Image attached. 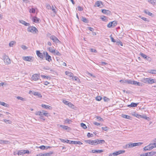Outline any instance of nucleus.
<instances>
[{
	"instance_id": "f257e3e1",
	"label": "nucleus",
	"mask_w": 156,
	"mask_h": 156,
	"mask_svg": "<svg viewBox=\"0 0 156 156\" xmlns=\"http://www.w3.org/2000/svg\"><path fill=\"white\" fill-rule=\"evenodd\" d=\"M28 32H31L34 34H37L38 32V30L36 27L30 26L27 29Z\"/></svg>"
},
{
	"instance_id": "f03ea898",
	"label": "nucleus",
	"mask_w": 156,
	"mask_h": 156,
	"mask_svg": "<svg viewBox=\"0 0 156 156\" xmlns=\"http://www.w3.org/2000/svg\"><path fill=\"white\" fill-rule=\"evenodd\" d=\"M143 81L144 83H146L152 84L154 83H156V80L150 78L144 79Z\"/></svg>"
},
{
	"instance_id": "7ed1b4c3",
	"label": "nucleus",
	"mask_w": 156,
	"mask_h": 156,
	"mask_svg": "<svg viewBox=\"0 0 156 156\" xmlns=\"http://www.w3.org/2000/svg\"><path fill=\"white\" fill-rule=\"evenodd\" d=\"M35 114L37 115H39L40 116H42L44 115L45 116L48 117L50 116L48 113L46 112V111L44 110L42 111V112H36L35 113Z\"/></svg>"
},
{
	"instance_id": "20e7f679",
	"label": "nucleus",
	"mask_w": 156,
	"mask_h": 156,
	"mask_svg": "<svg viewBox=\"0 0 156 156\" xmlns=\"http://www.w3.org/2000/svg\"><path fill=\"white\" fill-rule=\"evenodd\" d=\"M125 152L124 150H119L113 153H110L109 154L108 156H117V155Z\"/></svg>"
},
{
	"instance_id": "39448f33",
	"label": "nucleus",
	"mask_w": 156,
	"mask_h": 156,
	"mask_svg": "<svg viewBox=\"0 0 156 156\" xmlns=\"http://www.w3.org/2000/svg\"><path fill=\"white\" fill-rule=\"evenodd\" d=\"M3 58L4 62L5 64L8 65L11 63V61L10 58L7 55H5L3 56Z\"/></svg>"
},
{
	"instance_id": "423d86ee",
	"label": "nucleus",
	"mask_w": 156,
	"mask_h": 156,
	"mask_svg": "<svg viewBox=\"0 0 156 156\" xmlns=\"http://www.w3.org/2000/svg\"><path fill=\"white\" fill-rule=\"evenodd\" d=\"M117 24V22L116 21H114L110 22L108 25L107 27L108 28H113L115 27Z\"/></svg>"
},
{
	"instance_id": "0eeeda50",
	"label": "nucleus",
	"mask_w": 156,
	"mask_h": 156,
	"mask_svg": "<svg viewBox=\"0 0 156 156\" xmlns=\"http://www.w3.org/2000/svg\"><path fill=\"white\" fill-rule=\"evenodd\" d=\"M40 77V74L36 73L32 75L31 79L34 81H36L39 79Z\"/></svg>"
},
{
	"instance_id": "6e6552de",
	"label": "nucleus",
	"mask_w": 156,
	"mask_h": 156,
	"mask_svg": "<svg viewBox=\"0 0 156 156\" xmlns=\"http://www.w3.org/2000/svg\"><path fill=\"white\" fill-rule=\"evenodd\" d=\"M49 37L55 43H57L60 42L58 38L55 36L52 35L50 36Z\"/></svg>"
},
{
	"instance_id": "1a4fd4ad",
	"label": "nucleus",
	"mask_w": 156,
	"mask_h": 156,
	"mask_svg": "<svg viewBox=\"0 0 156 156\" xmlns=\"http://www.w3.org/2000/svg\"><path fill=\"white\" fill-rule=\"evenodd\" d=\"M155 140V139H154L152 141V143L149 144V146L151 148V150L156 147V141Z\"/></svg>"
},
{
	"instance_id": "9d476101",
	"label": "nucleus",
	"mask_w": 156,
	"mask_h": 156,
	"mask_svg": "<svg viewBox=\"0 0 156 156\" xmlns=\"http://www.w3.org/2000/svg\"><path fill=\"white\" fill-rule=\"evenodd\" d=\"M29 151L28 150H20L19 151H18V152L17 153V154L19 155H23L24 154H29Z\"/></svg>"
},
{
	"instance_id": "9b49d317",
	"label": "nucleus",
	"mask_w": 156,
	"mask_h": 156,
	"mask_svg": "<svg viewBox=\"0 0 156 156\" xmlns=\"http://www.w3.org/2000/svg\"><path fill=\"white\" fill-rule=\"evenodd\" d=\"M44 54L46 60H48L49 62L52 60L51 57L49 55L48 53L47 52H44Z\"/></svg>"
},
{
	"instance_id": "f8f14e48",
	"label": "nucleus",
	"mask_w": 156,
	"mask_h": 156,
	"mask_svg": "<svg viewBox=\"0 0 156 156\" xmlns=\"http://www.w3.org/2000/svg\"><path fill=\"white\" fill-rule=\"evenodd\" d=\"M84 141L87 143L89 144H90L95 145H96V140H85Z\"/></svg>"
},
{
	"instance_id": "ddd939ff",
	"label": "nucleus",
	"mask_w": 156,
	"mask_h": 156,
	"mask_svg": "<svg viewBox=\"0 0 156 156\" xmlns=\"http://www.w3.org/2000/svg\"><path fill=\"white\" fill-rule=\"evenodd\" d=\"M33 57L32 56H24L23 57V59L24 60L31 62L32 60H33Z\"/></svg>"
},
{
	"instance_id": "4468645a",
	"label": "nucleus",
	"mask_w": 156,
	"mask_h": 156,
	"mask_svg": "<svg viewBox=\"0 0 156 156\" xmlns=\"http://www.w3.org/2000/svg\"><path fill=\"white\" fill-rule=\"evenodd\" d=\"M31 19L33 22L37 23H39V21L40 20L39 18L36 17V16L33 17Z\"/></svg>"
},
{
	"instance_id": "2eb2a0df",
	"label": "nucleus",
	"mask_w": 156,
	"mask_h": 156,
	"mask_svg": "<svg viewBox=\"0 0 156 156\" xmlns=\"http://www.w3.org/2000/svg\"><path fill=\"white\" fill-rule=\"evenodd\" d=\"M95 4L97 7L100 8H102L103 6L102 2L100 1H97Z\"/></svg>"
},
{
	"instance_id": "dca6fc26",
	"label": "nucleus",
	"mask_w": 156,
	"mask_h": 156,
	"mask_svg": "<svg viewBox=\"0 0 156 156\" xmlns=\"http://www.w3.org/2000/svg\"><path fill=\"white\" fill-rule=\"evenodd\" d=\"M19 22L26 26H29L30 25V24L29 23H27L25 21L22 20H19Z\"/></svg>"
},
{
	"instance_id": "f3484780",
	"label": "nucleus",
	"mask_w": 156,
	"mask_h": 156,
	"mask_svg": "<svg viewBox=\"0 0 156 156\" xmlns=\"http://www.w3.org/2000/svg\"><path fill=\"white\" fill-rule=\"evenodd\" d=\"M63 103L66 105H67L69 107H72L73 105L70 102L66 101V100H63Z\"/></svg>"
},
{
	"instance_id": "a211bd4d",
	"label": "nucleus",
	"mask_w": 156,
	"mask_h": 156,
	"mask_svg": "<svg viewBox=\"0 0 156 156\" xmlns=\"http://www.w3.org/2000/svg\"><path fill=\"white\" fill-rule=\"evenodd\" d=\"M96 142V145L100 144H104L105 143V141L104 140H95Z\"/></svg>"
},
{
	"instance_id": "6ab92c4d",
	"label": "nucleus",
	"mask_w": 156,
	"mask_h": 156,
	"mask_svg": "<svg viewBox=\"0 0 156 156\" xmlns=\"http://www.w3.org/2000/svg\"><path fill=\"white\" fill-rule=\"evenodd\" d=\"M36 54L37 55L41 58H43L44 57V52L43 53H41L39 51H36Z\"/></svg>"
},
{
	"instance_id": "aec40b11",
	"label": "nucleus",
	"mask_w": 156,
	"mask_h": 156,
	"mask_svg": "<svg viewBox=\"0 0 156 156\" xmlns=\"http://www.w3.org/2000/svg\"><path fill=\"white\" fill-rule=\"evenodd\" d=\"M132 144V147H133L136 146H139L142 145L143 143L142 142H138L135 143H131Z\"/></svg>"
},
{
	"instance_id": "412c9836",
	"label": "nucleus",
	"mask_w": 156,
	"mask_h": 156,
	"mask_svg": "<svg viewBox=\"0 0 156 156\" xmlns=\"http://www.w3.org/2000/svg\"><path fill=\"white\" fill-rule=\"evenodd\" d=\"M138 104V103H134L132 102L130 105H128L127 107L130 108L136 107Z\"/></svg>"
},
{
	"instance_id": "4be33fe9",
	"label": "nucleus",
	"mask_w": 156,
	"mask_h": 156,
	"mask_svg": "<svg viewBox=\"0 0 156 156\" xmlns=\"http://www.w3.org/2000/svg\"><path fill=\"white\" fill-rule=\"evenodd\" d=\"M102 12L105 14L109 15H110L111 13L110 11L106 9H102Z\"/></svg>"
},
{
	"instance_id": "5701e85b",
	"label": "nucleus",
	"mask_w": 156,
	"mask_h": 156,
	"mask_svg": "<svg viewBox=\"0 0 156 156\" xmlns=\"http://www.w3.org/2000/svg\"><path fill=\"white\" fill-rule=\"evenodd\" d=\"M70 143H72L71 144H78L79 145H81L83 144V143L80 141H71Z\"/></svg>"
},
{
	"instance_id": "b1692460",
	"label": "nucleus",
	"mask_w": 156,
	"mask_h": 156,
	"mask_svg": "<svg viewBox=\"0 0 156 156\" xmlns=\"http://www.w3.org/2000/svg\"><path fill=\"white\" fill-rule=\"evenodd\" d=\"M103 152V150H92L91 152L92 153H101Z\"/></svg>"
},
{
	"instance_id": "393cba45",
	"label": "nucleus",
	"mask_w": 156,
	"mask_h": 156,
	"mask_svg": "<svg viewBox=\"0 0 156 156\" xmlns=\"http://www.w3.org/2000/svg\"><path fill=\"white\" fill-rule=\"evenodd\" d=\"M10 143V142L9 141L0 140V144H9Z\"/></svg>"
},
{
	"instance_id": "a878e982",
	"label": "nucleus",
	"mask_w": 156,
	"mask_h": 156,
	"mask_svg": "<svg viewBox=\"0 0 156 156\" xmlns=\"http://www.w3.org/2000/svg\"><path fill=\"white\" fill-rule=\"evenodd\" d=\"M41 106L42 107L46 108V109H51L52 108L49 105H45L44 104H42L41 105Z\"/></svg>"
},
{
	"instance_id": "bb28decb",
	"label": "nucleus",
	"mask_w": 156,
	"mask_h": 156,
	"mask_svg": "<svg viewBox=\"0 0 156 156\" xmlns=\"http://www.w3.org/2000/svg\"><path fill=\"white\" fill-rule=\"evenodd\" d=\"M132 144L131 143L126 144L125 146H123V148L125 149L131 148Z\"/></svg>"
},
{
	"instance_id": "cd10ccee",
	"label": "nucleus",
	"mask_w": 156,
	"mask_h": 156,
	"mask_svg": "<svg viewBox=\"0 0 156 156\" xmlns=\"http://www.w3.org/2000/svg\"><path fill=\"white\" fill-rule=\"evenodd\" d=\"M33 94L35 96H37L38 97L41 98L42 97V95L41 94L37 92H34L33 93Z\"/></svg>"
},
{
	"instance_id": "c85d7f7f",
	"label": "nucleus",
	"mask_w": 156,
	"mask_h": 156,
	"mask_svg": "<svg viewBox=\"0 0 156 156\" xmlns=\"http://www.w3.org/2000/svg\"><path fill=\"white\" fill-rule=\"evenodd\" d=\"M65 73L66 75L70 77H73V74L70 72L66 71L65 72Z\"/></svg>"
},
{
	"instance_id": "c756f323",
	"label": "nucleus",
	"mask_w": 156,
	"mask_h": 156,
	"mask_svg": "<svg viewBox=\"0 0 156 156\" xmlns=\"http://www.w3.org/2000/svg\"><path fill=\"white\" fill-rule=\"evenodd\" d=\"M140 84H141V83L140 82H138L135 81L133 80L132 84L140 86Z\"/></svg>"
},
{
	"instance_id": "7c9ffc66",
	"label": "nucleus",
	"mask_w": 156,
	"mask_h": 156,
	"mask_svg": "<svg viewBox=\"0 0 156 156\" xmlns=\"http://www.w3.org/2000/svg\"><path fill=\"white\" fill-rule=\"evenodd\" d=\"M81 20L83 22L87 23L88 22V20L85 17L82 16Z\"/></svg>"
},
{
	"instance_id": "2f4dec72",
	"label": "nucleus",
	"mask_w": 156,
	"mask_h": 156,
	"mask_svg": "<svg viewBox=\"0 0 156 156\" xmlns=\"http://www.w3.org/2000/svg\"><path fill=\"white\" fill-rule=\"evenodd\" d=\"M56 7L55 6H53V5L51 7V9L53 11V12L55 13V14H56L57 11L56 9Z\"/></svg>"
},
{
	"instance_id": "473e14b6",
	"label": "nucleus",
	"mask_w": 156,
	"mask_h": 156,
	"mask_svg": "<svg viewBox=\"0 0 156 156\" xmlns=\"http://www.w3.org/2000/svg\"><path fill=\"white\" fill-rule=\"evenodd\" d=\"M144 12L145 13L148 15L149 16H152L153 15L152 13L149 12L147 10H145Z\"/></svg>"
},
{
	"instance_id": "72a5a7b5",
	"label": "nucleus",
	"mask_w": 156,
	"mask_h": 156,
	"mask_svg": "<svg viewBox=\"0 0 156 156\" xmlns=\"http://www.w3.org/2000/svg\"><path fill=\"white\" fill-rule=\"evenodd\" d=\"M144 150L145 151H150L151 150V148H150L149 145L147 146H146L144 147Z\"/></svg>"
},
{
	"instance_id": "f704fd0d",
	"label": "nucleus",
	"mask_w": 156,
	"mask_h": 156,
	"mask_svg": "<svg viewBox=\"0 0 156 156\" xmlns=\"http://www.w3.org/2000/svg\"><path fill=\"white\" fill-rule=\"evenodd\" d=\"M149 156H152L156 154V151H151L148 153Z\"/></svg>"
},
{
	"instance_id": "c9c22d12",
	"label": "nucleus",
	"mask_w": 156,
	"mask_h": 156,
	"mask_svg": "<svg viewBox=\"0 0 156 156\" xmlns=\"http://www.w3.org/2000/svg\"><path fill=\"white\" fill-rule=\"evenodd\" d=\"M72 79L73 80H74L75 81H76L77 82H80V79L76 76L72 77Z\"/></svg>"
},
{
	"instance_id": "e433bc0d",
	"label": "nucleus",
	"mask_w": 156,
	"mask_h": 156,
	"mask_svg": "<svg viewBox=\"0 0 156 156\" xmlns=\"http://www.w3.org/2000/svg\"><path fill=\"white\" fill-rule=\"evenodd\" d=\"M60 126L62 127L63 129L65 130H67L68 129H69V127L68 126H66L60 125Z\"/></svg>"
},
{
	"instance_id": "4c0bfd02",
	"label": "nucleus",
	"mask_w": 156,
	"mask_h": 156,
	"mask_svg": "<svg viewBox=\"0 0 156 156\" xmlns=\"http://www.w3.org/2000/svg\"><path fill=\"white\" fill-rule=\"evenodd\" d=\"M17 98L18 100H20L23 101H26V99L25 98H23L21 97L18 96L17 97Z\"/></svg>"
},
{
	"instance_id": "58836bf2",
	"label": "nucleus",
	"mask_w": 156,
	"mask_h": 156,
	"mask_svg": "<svg viewBox=\"0 0 156 156\" xmlns=\"http://www.w3.org/2000/svg\"><path fill=\"white\" fill-rule=\"evenodd\" d=\"M101 19L103 21L105 22L107 21L108 18L107 17L105 16H103L102 17H101Z\"/></svg>"
},
{
	"instance_id": "ea45409f",
	"label": "nucleus",
	"mask_w": 156,
	"mask_h": 156,
	"mask_svg": "<svg viewBox=\"0 0 156 156\" xmlns=\"http://www.w3.org/2000/svg\"><path fill=\"white\" fill-rule=\"evenodd\" d=\"M122 117L124 118H126L127 119H129L130 118V116L126 115H122Z\"/></svg>"
},
{
	"instance_id": "a19ab883",
	"label": "nucleus",
	"mask_w": 156,
	"mask_h": 156,
	"mask_svg": "<svg viewBox=\"0 0 156 156\" xmlns=\"http://www.w3.org/2000/svg\"><path fill=\"white\" fill-rule=\"evenodd\" d=\"M53 53H54V54L55 55L58 56H60L61 55V54L58 51H56L55 50V52H54Z\"/></svg>"
},
{
	"instance_id": "79ce46f5",
	"label": "nucleus",
	"mask_w": 156,
	"mask_h": 156,
	"mask_svg": "<svg viewBox=\"0 0 156 156\" xmlns=\"http://www.w3.org/2000/svg\"><path fill=\"white\" fill-rule=\"evenodd\" d=\"M0 104L5 107H8V105L4 102H0Z\"/></svg>"
},
{
	"instance_id": "37998d69",
	"label": "nucleus",
	"mask_w": 156,
	"mask_h": 156,
	"mask_svg": "<svg viewBox=\"0 0 156 156\" xmlns=\"http://www.w3.org/2000/svg\"><path fill=\"white\" fill-rule=\"evenodd\" d=\"M148 2L153 5L155 4L156 2V0H149Z\"/></svg>"
},
{
	"instance_id": "c03bdc74",
	"label": "nucleus",
	"mask_w": 156,
	"mask_h": 156,
	"mask_svg": "<svg viewBox=\"0 0 156 156\" xmlns=\"http://www.w3.org/2000/svg\"><path fill=\"white\" fill-rule=\"evenodd\" d=\"M80 125L81 127H82L84 129H86L87 128V127L86 125L83 123H81Z\"/></svg>"
},
{
	"instance_id": "a18cd8bd",
	"label": "nucleus",
	"mask_w": 156,
	"mask_h": 156,
	"mask_svg": "<svg viewBox=\"0 0 156 156\" xmlns=\"http://www.w3.org/2000/svg\"><path fill=\"white\" fill-rule=\"evenodd\" d=\"M29 12L30 13H34L35 12V9L33 8L30 9Z\"/></svg>"
},
{
	"instance_id": "49530a36",
	"label": "nucleus",
	"mask_w": 156,
	"mask_h": 156,
	"mask_svg": "<svg viewBox=\"0 0 156 156\" xmlns=\"http://www.w3.org/2000/svg\"><path fill=\"white\" fill-rule=\"evenodd\" d=\"M52 154V152L47 153L44 154V156H50Z\"/></svg>"
},
{
	"instance_id": "de8ad7c7",
	"label": "nucleus",
	"mask_w": 156,
	"mask_h": 156,
	"mask_svg": "<svg viewBox=\"0 0 156 156\" xmlns=\"http://www.w3.org/2000/svg\"><path fill=\"white\" fill-rule=\"evenodd\" d=\"M48 49L50 52H51L52 53H53L54 52H55V50L52 49V48L51 47L49 48H48Z\"/></svg>"
},
{
	"instance_id": "09e8293b",
	"label": "nucleus",
	"mask_w": 156,
	"mask_h": 156,
	"mask_svg": "<svg viewBox=\"0 0 156 156\" xmlns=\"http://www.w3.org/2000/svg\"><path fill=\"white\" fill-rule=\"evenodd\" d=\"M140 55L142 57H143V58L145 59H146L147 57V56L146 55H145L143 53H141L140 54Z\"/></svg>"
},
{
	"instance_id": "8fccbe9b",
	"label": "nucleus",
	"mask_w": 156,
	"mask_h": 156,
	"mask_svg": "<svg viewBox=\"0 0 156 156\" xmlns=\"http://www.w3.org/2000/svg\"><path fill=\"white\" fill-rule=\"evenodd\" d=\"M16 43L14 41H12L9 43V45L10 47H12L14 44Z\"/></svg>"
},
{
	"instance_id": "3c124183",
	"label": "nucleus",
	"mask_w": 156,
	"mask_h": 156,
	"mask_svg": "<svg viewBox=\"0 0 156 156\" xmlns=\"http://www.w3.org/2000/svg\"><path fill=\"white\" fill-rule=\"evenodd\" d=\"M101 99L102 98L100 96H98L96 98V100L98 101H100L101 100Z\"/></svg>"
},
{
	"instance_id": "603ef678",
	"label": "nucleus",
	"mask_w": 156,
	"mask_h": 156,
	"mask_svg": "<svg viewBox=\"0 0 156 156\" xmlns=\"http://www.w3.org/2000/svg\"><path fill=\"white\" fill-rule=\"evenodd\" d=\"M119 81L122 84L126 83V80H121Z\"/></svg>"
},
{
	"instance_id": "864d4df0",
	"label": "nucleus",
	"mask_w": 156,
	"mask_h": 156,
	"mask_svg": "<svg viewBox=\"0 0 156 156\" xmlns=\"http://www.w3.org/2000/svg\"><path fill=\"white\" fill-rule=\"evenodd\" d=\"M132 81L130 80H126V83H127L128 84H132Z\"/></svg>"
},
{
	"instance_id": "5fc2aeb1",
	"label": "nucleus",
	"mask_w": 156,
	"mask_h": 156,
	"mask_svg": "<svg viewBox=\"0 0 156 156\" xmlns=\"http://www.w3.org/2000/svg\"><path fill=\"white\" fill-rule=\"evenodd\" d=\"M21 47L23 50H26L27 48L26 46L23 45H21Z\"/></svg>"
},
{
	"instance_id": "6e6d98bb",
	"label": "nucleus",
	"mask_w": 156,
	"mask_h": 156,
	"mask_svg": "<svg viewBox=\"0 0 156 156\" xmlns=\"http://www.w3.org/2000/svg\"><path fill=\"white\" fill-rule=\"evenodd\" d=\"M93 136V135L92 134L90 133H88L87 134V136L88 137H92Z\"/></svg>"
},
{
	"instance_id": "4d7b16f0",
	"label": "nucleus",
	"mask_w": 156,
	"mask_h": 156,
	"mask_svg": "<svg viewBox=\"0 0 156 156\" xmlns=\"http://www.w3.org/2000/svg\"><path fill=\"white\" fill-rule=\"evenodd\" d=\"M72 121L69 119H66L65 120V122L68 123L69 124L70 123V122H71Z\"/></svg>"
},
{
	"instance_id": "13d9d810",
	"label": "nucleus",
	"mask_w": 156,
	"mask_h": 156,
	"mask_svg": "<svg viewBox=\"0 0 156 156\" xmlns=\"http://www.w3.org/2000/svg\"><path fill=\"white\" fill-rule=\"evenodd\" d=\"M41 76L42 78H44V79H48V78H50V77H49L48 76H47L43 75H41Z\"/></svg>"
},
{
	"instance_id": "bf43d9fd",
	"label": "nucleus",
	"mask_w": 156,
	"mask_h": 156,
	"mask_svg": "<svg viewBox=\"0 0 156 156\" xmlns=\"http://www.w3.org/2000/svg\"><path fill=\"white\" fill-rule=\"evenodd\" d=\"M96 118L97 119H98V120L102 121H103V119L102 118H101L100 116H97L96 117Z\"/></svg>"
},
{
	"instance_id": "052dcab7",
	"label": "nucleus",
	"mask_w": 156,
	"mask_h": 156,
	"mask_svg": "<svg viewBox=\"0 0 156 156\" xmlns=\"http://www.w3.org/2000/svg\"><path fill=\"white\" fill-rule=\"evenodd\" d=\"M118 45H120L121 46H123V44L122 42L121 41H118L117 42Z\"/></svg>"
},
{
	"instance_id": "680f3d73",
	"label": "nucleus",
	"mask_w": 156,
	"mask_h": 156,
	"mask_svg": "<svg viewBox=\"0 0 156 156\" xmlns=\"http://www.w3.org/2000/svg\"><path fill=\"white\" fill-rule=\"evenodd\" d=\"M150 73H151L155 74H156V70H151Z\"/></svg>"
},
{
	"instance_id": "e2e57ef3",
	"label": "nucleus",
	"mask_w": 156,
	"mask_h": 156,
	"mask_svg": "<svg viewBox=\"0 0 156 156\" xmlns=\"http://www.w3.org/2000/svg\"><path fill=\"white\" fill-rule=\"evenodd\" d=\"M4 122L6 123H10V121L9 120L4 119Z\"/></svg>"
},
{
	"instance_id": "0e129e2a",
	"label": "nucleus",
	"mask_w": 156,
	"mask_h": 156,
	"mask_svg": "<svg viewBox=\"0 0 156 156\" xmlns=\"http://www.w3.org/2000/svg\"><path fill=\"white\" fill-rule=\"evenodd\" d=\"M78 10L80 11H81L83 10V8L80 6L77 7Z\"/></svg>"
},
{
	"instance_id": "69168bd1",
	"label": "nucleus",
	"mask_w": 156,
	"mask_h": 156,
	"mask_svg": "<svg viewBox=\"0 0 156 156\" xmlns=\"http://www.w3.org/2000/svg\"><path fill=\"white\" fill-rule=\"evenodd\" d=\"M93 123L94 124L97 126H100L101 124L96 122H94Z\"/></svg>"
},
{
	"instance_id": "338daca9",
	"label": "nucleus",
	"mask_w": 156,
	"mask_h": 156,
	"mask_svg": "<svg viewBox=\"0 0 156 156\" xmlns=\"http://www.w3.org/2000/svg\"><path fill=\"white\" fill-rule=\"evenodd\" d=\"M51 6L49 4L47 5V8L48 9H51Z\"/></svg>"
},
{
	"instance_id": "774afa93",
	"label": "nucleus",
	"mask_w": 156,
	"mask_h": 156,
	"mask_svg": "<svg viewBox=\"0 0 156 156\" xmlns=\"http://www.w3.org/2000/svg\"><path fill=\"white\" fill-rule=\"evenodd\" d=\"M39 148L42 149V150H44L45 149V147L44 146V145H42V146H40V147H39Z\"/></svg>"
}]
</instances>
